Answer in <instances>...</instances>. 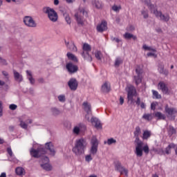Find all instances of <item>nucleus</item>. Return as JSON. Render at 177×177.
<instances>
[{"instance_id":"32","label":"nucleus","mask_w":177,"mask_h":177,"mask_svg":"<svg viewBox=\"0 0 177 177\" xmlns=\"http://www.w3.org/2000/svg\"><path fill=\"white\" fill-rule=\"evenodd\" d=\"M93 6L97 8V9H102V2L98 0H93Z\"/></svg>"},{"instance_id":"51","label":"nucleus","mask_w":177,"mask_h":177,"mask_svg":"<svg viewBox=\"0 0 177 177\" xmlns=\"http://www.w3.org/2000/svg\"><path fill=\"white\" fill-rule=\"evenodd\" d=\"M114 143H117V140H114V138H109L107 140V145L110 146V145H113Z\"/></svg>"},{"instance_id":"2","label":"nucleus","mask_w":177,"mask_h":177,"mask_svg":"<svg viewBox=\"0 0 177 177\" xmlns=\"http://www.w3.org/2000/svg\"><path fill=\"white\" fill-rule=\"evenodd\" d=\"M91 148H90V154L86 156L85 160L87 162L92 161V156H95L97 153V147H99V141L96 136H93L90 142Z\"/></svg>"},{"instance_id":"58","label":"nucleus","mask_w":177,"mask_h":177,"mask_svg":"<svg viewBox=\"0 0 177 177\" xmlns=\"http://www.w3.org/2000/svg\"><path fill=\"white\" fill-rule=\"evenodd\" d=\"M70 49H71V50H73V52H77V47L74 44H71Z\"/></svg>"},{"instance_id":"54","label":"nucleus","mask_w":177,"mask_h":177,"mask_svg":"<svg viewBox=\"0 0 177 177\" xmlns=\"http://www.w3.org/2000/svg\"><path fill=\"white\" fill-rule=\"evenodd\" d=\"M9 109H10V110L15 111V110H16V109H17V105H16L15 104H10Z\"/></svg>"},{"instance_id":"34","label":"nucleus","mask_w":177,"mask_h":177,"mask_svg":"<svg viewBox=\"0 0 177 177\" xmlns=\"http://www.w3.org/2000/svg\"><path fill=\"white\" fill-rule=\"evenodd\" d=\"M140 127H136V131H134V136L136 137V140H139V135H140Z\"/></svg>"},{"instance_id":"38","label":"nucleus","mask_w":177,"mask_h":177,"mask_svg":"<svg viewBox=\"0 0 177 177\" xmlns=\"http://www.w3.org/2000/svg\"><path fill=\"white\" fill-rule=\"evenodd\" d=\"M142 48L144 49V50H149L151 52H157V50L156 48H153L146 44L143 45Z\"/></svg>"},{"instance_id":"42","label":"nucleus","mask_w":177,"mask_h":177,"mask_svg":"<svg viewBox=\"0 0 177 177\" xmlns=\"http://www.w3.org/2000/svg\"><path fill=\"white\" fill-rule=\"evenodd\" d=\"M112 10H113V12H116V13H118V12L121 10V6L113 5L112 6Z\"/></svg>"},{"instance_id":"1","label":"nucleus","mask_w":177,"mask_h":177,"mask_svg":"<svg viewBox=\"0 0 177 177\" xmlns=\"http://www.w3.org/2000/svg\"><path fill=\"white\" fill-rule=\"evenodd\" d=\"M147 6L150 10L151 13H153L156 16V17H157V19H159V20H161V21H165L166 23H167V21H169V19H171L169 15L162 14L161 11H158L157 6L151 4L150 0H147Z\"/></svg>"},{"instance_id":"36","label":"nucleus","mask_w":177,"mask_h":177,"mask_svg":"<svg viewBox=\"0 0 177 177\" xmlns=\"http://www.w3.org/2000/svg\"><path fill=\"white\" fill-rule=\"evenodd\" d=\"M155 117L158 118V120H165V115L162 114L161 112L155 113Z\"/></svg>"},{"instance_id":"53","label":"nucleus","mask_w":177,"mask_h":177,"mask_svg":"<svg viewBox=\"0 0 177 177\" xmlns=\"http://www.w3.org/2000/svg\"><path fill=\"white\" fill-rule=\"evenodd\" d=\"M142 150L146 154H149V151H150V149H149V146L147 145H145V147H143Z\"/></svg>"},{"instance_id":"14","label":"nucleus","mask_w":177,"mask_h":177,"mask_svg":"<svg viewBox=\"0 0 177 177\" xmlns=\"http://www.w3.org/2000/svg\"><path fill=\"white\" fill-rule=\"evenodd\" d=\"M82 106L84 111L87 113V115H86V118L87 119V121H89V114H91V104L88 103L87 102H84Z\"/></svg>"},{"instance_id":"43","label":"nucleus","mask_w":177,"mask_h":177,"mask_svg":"<svg viewBox=\"0 0 177 177\" xmlns=\"http://www.w3.org/2000/svg\"><path fill=\"white\" fill-rule=\"evenodd\" d=\"M57 98L60 103H64V102H66V95H59Z\"/></svg>"},{"instance_id":"47","label":"nucleus","mask_w":177,"mask_h":177,"mask_svg":"<svg viewBox=\"0 0 177 177\" xmlns=\"http://www.w3.org/2000/svg\"><path fill=\"white\" fill-rule=\"evenodd\" d=\"M141 15L143 16L144 19H149V11L142 10L141 11Z\"/></svg>"},{"instance_id":"45","label":"nucleus","mask_w":177,"mask_h":177,"mask_svg":"<svg viewBox=\"0 0 177 177\" xmlns=\"http://www.w3.org/2000/svg\"><path fill=\"white\" fill-rule=\"evenodd\" d=\"M168 132L169 136H172L174 133H176V130H175V128H174V127L170 126Z\"/></svg>"},{"instance_id":"31","label":"nucleus","mask_w":177,"mask_h":177,"mask_svg":"<svg viewBox=\"0 0 177 177\" xmlns=\"http://www.w3.org/2000/svg\"><path fill=\"white\" fill-rule=\"evenodd\" d=\"M41 167L43 168V169H45V171H52V166H50L49 162L42 163Z\"/></svg>"},{"instance_id":"23","label":"nucleus","mask_w":177,"mask_h":177,"mask_svg":"<svg viewBox=\"0 0 177 177\" xmlns=\"http://www.w3.org/2000/svg\"><path fill=\"white\" fill-rule=\"evenodd\" d=\"M123 37L124 38V39H132L134 41H136V39H138V37L136 36H135L133 34L129 33V32H125L123 35Z\"/></svg>"},{"instance_id":"30","label":"nucleus","mask_w":177,"mask_h":177,"mask_svg":"<svg viewBox=\"0 0 177 177\" xmlns=\"http://www.w3.org/2000/svg\"><path fill=\"white\" fill-rule=\"evenodd\" d=\"M142 120H145V121H151V120H153V114L144 113L142 115Z\"/></svg>"},{"instance_id":"12","label":"nucleus","mask_w":177,"mask_h":177,"mask_svg":"<svg viewBox=\"0 0 177 177\" xmlns=\"http://www.w3.org/2000/svg\"><path fill=\"white\" fill-rule=\"evenodd\" d=\"M68 85L71 91H77V88H78V82L77 81V79L72 78L68 81Z\"/></svg>"},{"instance_id":"7","label":"nucleus","mask_w":177,"mask_h":177,"mask_svg":"<svg viewBox=\"0 0 177 177\" xmlns=\"http://www.w3.org/2000/svg\"><path fill=\"white\" fill-rule=\"evenodd\" d=\"M41 154H46V151L45 150V148L40 147L37 149L32 148L30 149V155L32 156V157H34V158H39V157H41Z\"/></svg>"},{"instance_id":"18","label":"nucleus","mask_w":177,"mask_h":177,"mask_svg":"<svg viewBox=\"0 0 177 177\" xmlns=\"http://www.w3.org/2000/svg\"><path fill=\"white\" fill-rule=\"evenodd\" d=\"M115 168L120 172L121 175L124 174L126 176H128V169L124 168L122 165H121V163L116 164Z\"/></svg>"},{"instance_id":"5","label":"nucleus","mask_w":177,"mask_h":177,"mask_svg":"<svg viewBox=\"0 0 177 177\" xmlns=\"http://www.w3.org/2000/svg\"><path fill=\"white\" fill-rule=\"evenodd\" d=\"M43 12L45 13V15H47L50 21H52L53 23H56V21H57L59 16L55 9L50 8V7H44L43 8Z\"/></svg>"},{"instance_id":"28","label":"nucleus","mask_w":177,"mask_h":177,"mask_svg":"<svg viewBox=\"0 0 177 177\" xmlns=\"http://www.w3.org/2000/svg\"><path fill=\"white\" fill-rule=\"evenodd\" d=\"M133 81L136 85L142 83V75H137L133 77Z\"/></svg>"},{"instance_id":"49","label":"nucleus","mask_w":177,"mask_h":177,"mask_svg":"<svg viewBox=\"0 0 177 177\" xmlns=\"http://www.w3.org/2000/svg\"><path fill=\"white\" fill-rule=\"evenodd\" d=\"M3 115V103L0 101V118Z\"/></svg>"},{"instance_id":"44","label":"nucleus","mask_w":177,"mask_h":177,"mask_svg":"<svg viewBox=\"0 0 177 177\" xmlns=\"http://www.w3.org/2000/svg\"><path fill=\"white\" fill-rule=\"evenodd\" d=\"M51 112L53 115H59V114H60V111H59V109L57 108H52Z\"/></svg>"},{"instance_id":"33","label":"nucleus","mask_w":177,"mask_h":177,"mask_svg":"<svg viewBox=\"0 0 177 177\" xmlns=\"http://www.w3.org/2000/svg\"><path fill=\"white\" fill-rule=\"evenodd\" d=\"M150 136H151V132L149 131H145L142 135V139L144 140H146L147 139H149V138H150Z\"/></svg>"},{"instance_id":"35","label":"nucleus","mask_w":177,"mask_h":177,"mask_svg":"<svg viewBox=\"0 0 177 177\" xmlns=\"http://www.w3.org/2000/svg\"><path fill=\"white\" fill-rule=\"evenodd\" d=\"M124 60L122 59V58L118 57L115 59V67H120V64H122Z\"/></svg>"},{"instance_id":"25","label":"nucleus","mask_w":177,"mask_h":177,"mask_svg":"<svg viewBox=\"0 0 177 177\" xmlns=\"http://www.w3.org/2000/svg\"><path fill=\"white\" fill-rule=\"evenodd\" d=\"M15 173L18 176H21L26 174V170L21 167H18L15 169Z\"/></svg>"},{"instance_id":"29","label":"nucleus","mask_w":177,"mask_h":177,"mask_svg":"<svg viewBox=\"0 0 177 177\" xmlns=\"http://www.w3.org/2000/svg\"><path fill=\"white\" fill-rule=\"evenodd\" d=\"M171 149H175V144L174 143H170L167 148L165 149V153L166 154H171Z\"/></svg>"},{"instance_id":"63","label":"nucleus","mask_w":177,"mask_h":177,"mask_svg":"<svg viewBox=\"0 0 177 177\" xmlns=\"http://www.w3.org/2000/svg\"><path fill=\"white\" fill-rule=\"evenodd\" d=\"M12 2H15L16 3H21L24 0H12Z\"/></svg>"},{"instance_id":"17","label":"nucleus","mask_w":177,"mask_h":177,"mask_svg":"<svg viewBox=\"0 0 177 177\" xmlns=\"http://www.w3.org/2000/svg\"><path fill=\"white\" fill-rule=\"evenodd\" d=\"M158 89L161 91L162 93H168V86L165 84L164 82H160L158 84Z\"/></svg>"},{"instance_id":"19","label":"nucleus","mask_w":177,"mask_h":177,"mask_svg":"<svg viewBox=\"0 0 177 177\" xmlns=\"http://www.w3.org/2000/svg\"><path fill=\"white\" fill-rule=\"evenodd\" d=\"M14 79L17 82H23V75L20 74L16 70L13 71Z\"/></svg>"},{"instance_id":"21","label":"nucleus","mask_w":177,"mask_h":177,"mask_svg":"<svg viewBox=\"0 0 177 177\" xmlns=\"http://www.w3.org/2000/svg\"><path fill=\"white\" fill-rule=\"evenodd\" d=\"M165 66L163 64H160L158 68V71L160 73V74H163V75H168L169 74V72L168 70L164 68Z\"/></svg>"},{"instance_id":"40","label":"nucleus","mask_w":177,"mask_h":177,"mask_svg":"<svg viewBox=\"0 0 177 177\" xmlns=\"http://www.w3.org/2000/svg\"><path fill=\"white\" fill-rule=\"evenodd\" d=\"M152 94H153V99H161V95H160V93H158V91H156V90H152Z\"/></svg>"},{"instance_id":"16","label":"nucleus","mask_w":177,"mask_h":177,"mask_svg":"<svg viewBox=\"0 0 177 177\" xmlns=\"http://www.w3.org/2000/svg\"><path fill=\"white\" fill-rule=\"evenodd\" d=\"M101 91L103 93H109L111 91V84L109 82H105L101 86Z\"/></svg>"},{"instance_id":"39","label":"nucleus","mask_w":177,"mask_h":177,"mask_svg":"<svg viewBox=\"0 0 177 177\" xmlns=\"http://www.w3.org/2000/svg\"><path fill=\"white\" fill-rule=\"evenodd\" d=\"M95 57L97 60H102V57H103V55H102V52L99 50H96L95 52Z\"/></svg>"},{"instance_id":"22","label":"nucleus","mask_w":177,"mask_h":177,"mask_svg":"<svg viewBox=\"0 0 177 177\" xmlns=\"http://www.w3.org/2000/svg\"><path fill=\"white\" fill-rule=\"evenodd\" d=\"M26 75L31 85H34L35 84V79L32 77V73L31 72V71H26Z\"/></svg>"},{"instance_id":"20","label":"nucleus","mask_w":177,"mask_h":177,"mask_svg":"<svg viewBox=\"0 0 177 177\" xmlns=\"http://www.w3.org/2000/svg\"><path fill=\"white\" fill-rule=\"evenodd\" d=\"M107 30V22L102 21L100 25L97 26V30L98 32H103Z\"/></svg>"},{"instance_id":"56","label":"nucleus","mask_w":177,"mask_h":177,"mask_svg":"<svg viewBox=\"0 0 177 177\" xmlns=\"http://www.w3.org/2000/svg\"><path fill=\"white\" fill-rule=\"evenodd\" d=\"M7 152L8 153L9 156L10 157H12L13 156V151H12V148L10 147H8L7 148Z\"/></svg>"},{"instance_id":"10","label":"nucleus","mask_w":177,"mask_h":177,"mask_svg":"<svg viewBox=\"0 0 177 177\" xmlns=\"http://www.w3.org/2000/svg\"><path fill=\"white\" fill-rule=\"evenodd\" d=\"M165 111L167 114V117H174V114H177V109L176 108H171L167 104L165 107Z\"/></svg>"},{"instance_id":"15","label":"nucleus","mask_w":177,"mask_h":177,"mask_svg":"<svg viewBox=\"0 0 177 177\" xmlns=\"http://www.w3.org/2000/svg\"><path fill=\"white\" fill-rule=\"evenodd\" d=\"M90 122L97 129H102V123L100 120L95 117H92Z\"/></svg>"},{"instance_id":"60","label":"nucleus","mask_w":177,"mask_h":177,"mask_svg":"<svg viewBox=\"0 0 177 177\" xmlns=\"http://www.w3.org/2000/svg\"><path fill=\"white\" fill-rule=\"evenodd\" d=\"M153 151H156L158 154H160L161 156L162 154H164V151L162 149H159V150L153 149Z\"/></svg>"},{"instance_id":"13","label":"nucleus","mask_w":177,"mask_h":177,"mask_svg":"<svg viewBox=\"0 0 177 177\" xmlns=\"http://www.w3.org/2000/svg\"><path fill=\"white\" fill-rule=\"evenodd\" d=\"M142 146L143 142L140 141L137 143L135 151V153L136 154L137 157H142V156H143V149H142Z\"/></svg>"},{"instance_id":"64","label":"nucleus","mask_w":177,"mask_h":177,"mask_svg":"<svg viewBox=\"0 0 177 177\" xmlns=\"http://www.w3.org/2000/svg\"><path fill=\"white\" fill-rule=\"evenodd\" d=\"M120 104L121 105L124 104V97H120Z\"/></svg>"},{"instance_id":"59","label":"nucleus","mask_w":177,"mask_h":177,"mask_svg":"<svg viewBox=\"0 0 177 177\" xmlns=\"http://www.w3.org/2000/svg\"><path fill=\"white\" fill-rule=\"evenodd\" d=\"M112 41H115V42H117V44H120L121 42V39L117 38V37H112Z\"/></svg>"},{"instance_id":"52","label":"nucleus","mask_w":177,"mask_h":177,"mask_svg":"<svg viewBox=\"0 0 177 177\" xmlns=\"http://www.w3.org/2000/svg\"><path fill=\"white\" fill-rule=\"evenodd\" d=\"M0 63L1 64H3V66H8V62H6V59L2 58L0 57Z\"/></svg>"},{"instance_id":"41","label":"nucleus","mask_w":177,"mask_h":177,"mask_svg":"<svg viewBox=\"0 0 177 177\" xmlns=\"http://www.w3.org/2000/svg\"><path fill=\"white\" fill-rule=\"evenodd\" d=\"M136 73L137 75H142L143 73V69L142 68V66H137V68H136Z\"/></svg>"},{"instance_id":"61","label":"nucleus","mask_w":177,"mask_h":177,"mask_svg":"<svg viewBox=\"0 0 177 177\" xmlns=\"http://www.w3.org/2000/svg\"><path fill=\"white\" fill-rule=\"evenodd\" d=\"M151 110H156V103H154V102L151 103Z\"/></svg>"},{"instance_id":"27","label":"nucleus","mask_w":177,"mask_h":177,"mask_svg":"<svg viewBox=\"0 0 177 177\" xmlns=\"http://www.w3.org/2000/svg\"><path fill=\"white\" fill-rule=\"evenodd\" d=\"M83 52H87L89 53L91 50H92V47L91 45L88 44V43H84L82 46Z\"/></svg>"},{"instance_id":"8","label":"nucleus","mask_w":177,"mask_h":177,"mask_svg":"<svg viewBox=\"0 0 177 177\" xmlns=\"http://www.w3.org/2000/svg\"><path fill=\"white\" fill-rule=\"evenodd\" d=\"M24 23L26 27H30L32 28H34L37 27V23L32 19V17L30 16H26L24 17Z\"/></svg>"},{"instance_id":"37","label":"nucleus","mask_w":177,"mask_h":177,"mask_svg":"<svg viewBox=\"0 0 177 177\" xmlns=\"http://www.w3.org/2000/svg\"><path fill=\"white\" fill-rule=\"evenodd\" d=\"M59 11L62 13V15L64 16L66 21H67V16L66 15H67V10L64 8V7L62 6L59 8Z\"/></svg>"},{"instance_id":"55","label":"nucleus","mask_w":177,"mask_h":177,"mask_svg":"<svg viewBox=\"0 0 177 177\" xmlns=\"http://www.w3.org/2000/svg\"><path fill=\"white\" fill-rule=\"evenodd\" d=\"M2 74H3V75H4V77H6L7 80H9V73L7 71H3Z\"/></svg>"},{"instance_id":"3","label":"nucleus","mask_w":177,"mask_h":177,"mask_svg":"<svg viewBox=\"0 0 177 177\" xmlns=\"http://www.w3.org/2000/svg\"><path fill=\"white\" fill-rule=\"evenodd\" d=\"M86 140L80 138L75 141V147L73 148V151L76 156H81L85 153L86 149Z\"/></svg>"},{"instance_id":"9","label":"nucleus","mask_w":177,"mask_h":177,"mask_svg":"<svg viewBox=\"0 0 177 177\" xmlns=\"http://www.w3.org/2000/svg\"><path fill=\"white\" fill-rule=\"evenodd\" d=\"M45 149L48 150L50 153V156L52 157H55L56 156V150H55V145H53V142H48L45 144Z\"/></svg>"},{"instance_id":"6","label":"nucleus","mask_w":177,"mask_h":177,"mask_svg":"<svg viewBox=\"0 0 177 177\" xmlns=\"http://www.w3.org/2000/svg\"><path fill=\"white\" fill-rule=\"evenodd\" d=\"M127 92V99L131 103L133 102V96H136V88L133 86H128L126 88Z\"/></svg>"},{"instance_id":"26","label":"nucleus","mask_w":177,"mask_h":177,"mask_svg":"<svg viewBox=\"0 0 177 177\" xmlns=\"http://www.w3.org/2000/svg\"><path fill=\"white\" fill-rule=\"evenodd\" d=\"M67 57H68V60H71L72 62H74L75 63H77L78 62V58H77V56H75V55H74L71 53H67Z\"/></svg>"},{"instance_id":"62","label":"nucleus","mask_w":177,"mask_h":177,"mask_svg":"<svg viewBox=\"0 0 177 177\" xmlns=\"http://www.w3.org/2000/svg\"><path fill=\"white\" fill-rule=\"evenodd\" d=\"M136 103L138 106H140V97H137V100H136Z\"/></svg>"},{"instance_id":"50","label":"nucleus","mask_w":177,"mask_h":177,"mask_svg":"<svg viewBox=\"0 0 177 177\" xmlns=\"http://www.w3.org/2000/svg\"><path fill=\"white\" fill-rule=\"evenodd\" d=\"M41 162L42 164H46L49 162V158H48L47 156L41 157Z\"/></svg>"},{"instance_id":"48","label":"nucleus","mask_w":177,"mask_h":177,"mask_svg":"<svg viewBox=\"0 0 177 177\" xmlns=\"http://www.w3.org/2000/svg\"><path fill=\"white\" fill-rule=\"evenodd\" d=\"M156 53H157V52H151V53H148L147 54V56L148 57H154L155 59L157 57V55L156 54Z\"/></svg>"},{"instance_id":"57","label":"nucleus","mask_w":177,"mask_h":177,"mask_svg":"<svg viewBox=\"0 0 177 177\" xmlns=\"http://www.w3.org/2000/svg\"><path fill=\"white\" fill-rule=\"evenodd\" d=\"M73 133H75L76 135H78V133H80V127H75L73 129Z\"/></svg>"},{"instance_id":"46","label":"nucleus","mask_w":177,"mask_h":177,"mask_svg":"<svg viewBox=\"0 0 177 177\" xmlns=\"http://www.w3.org/2000/svg\"><path fill=\"white\" fill-rule=\"evenodd\" d=\"M19 125L21 128H22V129H27V128H28V125L27 124V123H26V122H24L23 120H20Z\"/></svg>"},{"instance_id":"24","label":"nucleus","mask_w":177,"mask_h":177,"mask_svg":"<svg viewBox=\"0 0 177 177\" xmlns=\"http://www.w3.org/2000/svg\"><path fill=\"white\" fill-rule=\"evenodd\" d=\"M82 56L84 58V60H86V62H92V56L89 55V53L88 52H82Z\"/></svg>"},{"instance_id":"4","label":"nucleus","mask_w":177,"mask_h":177,"mask_svg":"<svg viewBox=\"0 0 177 177\" xmlns=\"http://www.w3.org/2000/svg\"><path fill=\"white\" fill-rule=\"evenodd\" d=\"M84 16L86 17L88 12L85 10V8L80 7L75 14V20L79 26H84V23H85Z\"/></svg>"},{"instance_id":"11","label":"nucleus","mask_w":177,"mask_h":177,"mask_svg":"<svg viewBox=\"0 0 177 177\" xmlns=\"http://www.w3.org/2000/svg\"><path fill=\"white\" fill-rule=\"evenodd\" d=\"M67 71L69 74H75L78 71V66L70 62L67 64Z\"/></svg>"}]
</instances>
